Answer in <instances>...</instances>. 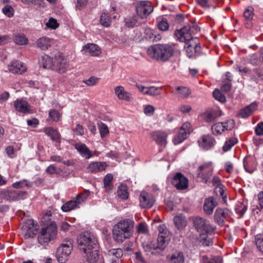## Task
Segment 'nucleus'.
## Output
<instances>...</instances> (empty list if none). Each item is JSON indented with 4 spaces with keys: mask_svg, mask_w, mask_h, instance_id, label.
I'll return each instance as SVG.
<instances>
[{
    "mask_svg": "<svg viewBox=\"0 0 263 263\" xmlns=\"http://www.w3.org/2000/svg\"><path fill=\"white\" fill-rule=\"evenodd\" d=\"M52 59L47 54H44L39 60V64L40 67L44 69H51L53 67Z\"/></svg>",
    "mask_w": 263,
    "mask_h": 263,
    "instance_id": "nucleus-25",
    "label": "nucleus"
},
{
    "mask_svg": "<svg viewBox=\"0 0 263 263\" xmlns=\"http://www.w3.org/2000/svg\"><path fill=\"white\" fill-rule=\"evenodd\" d=\"M255 133L257 136H263V122L258 123L255 128Z\"/></svg>",
    "mask_w": 263,
    "mask_h": 263,
    "instance_id": "nucleus-61",
    "label": "nucleus"
},
{
    "mask_svg": "<svg viewBox=\"0 0 263 263\" xmlns=\"http://www.w3.org/2000/svg\"><path fill=\"white\" fill-rule=\"evenodd\" d=\"M115 93L120 100L129 101L132 98L131 94L125 90L122 86H117L115 88Z\"/></svg>",
    "mask_w": 263,
    "mask_h": 263,
    "instance_id": "nucleus-23",
    "label": "nucleus"
},
{
    "mask_svg": "<svg viewBox=\"0 0 263 263\" xmlns=\"http://www.w3.org/2000/svg\"><path fill=\"white\" fill-rule=\"evenodd\" d=\"M193 129L190 122H186L180 127L178 134L173 139L174 143L176 145L181 143L192 132Z\"/></svg>",
    "mask_w": 263,
    "mask_h": 263,
    "instance_id": "nucleus-8",
    "label": "nucleus"
},
{
    "mask_svg": "<svg viewBox=\"0 0 263 263\" xmlns=\"http://www.w3.org/2000/svg\"><path fill=\"white\" fill-rule=\"evenodd\" d=\"M14 42L16 44L24 45L28 44V40L24 34H18L15 35Z\"/></svg>",
    "mask_w": 263,
    "mask_h": 263,
    "instance_id": "nucleus-42",
    "label": "nucleus"
},
{
    "mask_svg": "<svg viewBox=\"0 0 263 263\" xmlns=\"http://www.w3.org/2000/svg\"><path fill=\"white\" fill-rule=\"evenodd\" d=\"M193 222L200 236L213 233L214 231V228L210 224L209 220L203 217H195L193 219Z\"/></svg>",
    "mask_w": 263,
    "mask_h": 263,
    "instance_id": "nucleus-6",
    "label": "nucleus"
},
{
    "mask_svg": "<svg viewBox=\"0 0 263 263\" xmlns=\"http://www.w3.org/2000/svg\"><path fill=\"white\" fill-rule=\"evenodd\" d=\"M113 180V176L111 174H107L103 180L104 186L106 191L109 192L112 188V181Z\"/></svg>",
    "mask_w": 263,
    "mask_h": 263,
    "instance_id": "nucleus-36",
    "label": "nucleus"
},
{
    "mask_svg": "<svg viewBox=\"0 0 263 263\" xmlns=\"http://www.w3.org/2000/svg\"><path fill=\"white\" fill-rule=\"evenodd\" d=\"M237 142L238 140L236 138H232L230 139L229 140H227L225 142L222 147V150L224 152L229 151L232 147V146H233Z\"/></svg>",
    "mask_w": 263,
    "mask_h": 263,
    "instance_id": "nucleus-41",
    "label": "nucleus"
},
{
    "mask_svg": "<svg viewBox=\"0 0 263 263\" xmlns=\"http://www.w3.org/2000/svg\"><path fill=\"white\" fill-rule=\"evenodd\" d=\"M68 67V64L66 59L62 58L57 59L54 61L52 68L60 73L66 72Z\"/></svg>",
    "mask_w": 263,
    "mask_h": 263,
    "instance_id": "nucleus-18",
    "label": "nucleus"
},
{
    "mask_svg": "<svg viewBox=\"0 0 263 263\" xmlns=\"http://www.w3.org/2000/svg\"><path fill=\"white\" fill-rule=\"evenodd\" d=\"M254 9L252 7H248L245 10L243 16L246 20V27L250 28L252 26V20L254 15Z\"/></svg>",
    "mask_w": 263,
    "mask_h": 263,
    "instance_id": "nucleus-30",
    "label": "nucleus"
},
{
    "mask_svg": "<svg viewBox=\"0 0 263 263\" xmlns=\"http://www.w3.org/2000/svg\"><path fill=\"white\" fill-rule=\"evenodd\" d=\"M2 10L3 13L9 17H11L13 15V9L9 5L5 6Z\"/></svg>",
    "mask_w": 263,
    "mask_h": 263,
    "instance_id": "nucleus-58",
    "label": "nucleus"
},
{
    "mask_svg": "<svg viewBox=\"0 0 263 263\" xmlns=\"http://www.w3.org/2000/svg\"><path fill=\"white\" fill-rule=\"evenodd\" d=\"M161 88L155 86L148 87L147 95L150 96H155L160 94Z\"/></svg>",
    "mask_w": 263,
    "mask_h": 263,
    "instance_id": "nucleus-51",
    "label": "nucleus"
},
{
    "mask_svg": "<svg viewBox=\"0 0 263 263\" xmlns=\"http://www.w3.org/2000/svg\"><path fill=\"white\" fill-rule=\"evenodd\" d=\"M230 216V211L228 209L217 208L214 213L215 221L219 226L224 224L225 219Z\"/></svg>",
    "mask_w": 263,
    "mask_h": 263,
    "instance_id": "nucleus-13",
    "label": "nucleus"
},
{
    "mask_svg": "<svg viewBox=\"0 0 263 263\" xmlns=\"http://www.w3.org/2000/svg\"><path fill=\"white\" fill-rule=\"evenodd\" d=\"M83 50L91 56H98L101 53L99 46L95 44H88L85 45Z\"/></svg>",
    "mask_w": 263,
    "mask_h": 263,
    "instance_id": "nucleus-27",
    "label": "nucleus"
},
{
    "mask_svg": "<svg viewBox=\"0 0 263 263\" xmlns=\"http://www.w3.org/2000/svg\"><path fill=\"white\" fill-rule=\"evenodd\" d=\"M172 183L177 190H182L188 187V179L181 173H177L174 175Z\"/></svg>",
    "mask_w": 263,
    "mask_h": 263,
    "instance_id": "nucleus-11",
    "label": "nucleus"
},
{
    "mask_svg": "<svg viewBox=\"0 0 263 263\" xmlns=\"http://www.w3.org/2000/svg\"><path fill=\"white\" fill-rule=\"evenodd\" d=\"M134 221L129 219L121 220L112 230L113 237L117 242H123L133 234Z\"/></svg>",
    "mask_w": 263,
    "mask_h": 263,
    "instance_id": "nucleus-4",
    "label": "nucleus"
},
{
    "mask_svg": "<svg viewBox=\"0 0 263 263\" xmlns=\"http://www.w3.org/2000/svg\"><path fill=\"white\" fill-rule=\"evenodd\" d=\"M14 106L16 111L23 113L28 114L30 112L29 104L23 99H17L14 102Z\"/></svg>",
    "mask_w": 263,
    "mask_h": 263,
    "instance_id": "nucleus-16",
    "label": "nucleus"
},
{
    "mask_svg": "<svg viewBox=\"0 0 263 263\" xmlns=\"http://www.w3.org/2000/svg\"><path fill=\"white\" fill-rule=\"evenodd\" d=\"M72 248V243L70 241L61 245L57 251V258L59 263H65L68 260Z\"/></svg>",
    "mask_w": 263,
    "mask_h": 263,
    "instance_id": "nucleus-7",
    "label": "nucleus"
},
{
    "mask_svg": "<svg viewBox=\"0 0 263 263\" xmlns=\"http://www.w3.org/2000/svg\"><path fill=\"white\" fill-rule=\"evenodd\" d=\"M100 22L101 24L105 27H109L111 22L110 15L107 13H103L100 16Z\"/></svg>",
    "mask_w": 263,
    "mask_h": 263,
    "instance_id": "nucleus-39",
    "label": "nucleus"
},
{
    "mask_svg": "<svg viewBox=\"0 0 263 263\" xmlns=\"http://www.w3.org/2000/svg\"><path fill=\"white\" fill-rule=\"evenodd\" d=\"M27 193L25 191H8L6 192L5 197L9 201H16L26 198Z\"/></svg>",
    "mask_w": 263,
    "mask_h": 263,
    "instance_id": "nucleus-17",
    "label": "nucleus"
},
{
    "mask_svg": "<svg viewBox=\"0 0 263 263\" xmlns=\"http://www.w3.org/2000/svg\"><path fill=\"white\" fill-rule=\"evenodd\" d=\"M257 105L256 103H252L243 109L240 110L238 114L239 118H245L250 116L255 110H256Z\"/></svg>",
    "mask_w": 263,
    "mask_h": 263,
    "instance_id": "nucleus-22",
    "label": "nucleus"
},
{
    "mask_svg": "<svg viewBox=\"0 0 263 263\" xmlns=\"http://www.w3.org/2000/svg\"><path fill=\"white\" fill-rule=\"evenodd\" d=\"M199 30L200 29L196 25H192L176 30L174 32L177 40L185 43L184 48L189 58L195 57L200 52L199 39L192 36V34Z\"/></svg>",
    "mask_w": 263,
    "mask_h": 263,
    "instance_id": "nucleus-1",
    "label": "nucleus"
},
{
    "mask_svg": "<svg viewBox=\"0 0 263 263\" xmlns=\"http://www.w3.org/2000/svg\"><path fill=\"white\" fill-rule=\"evenodd\" d=\"M247 210V205L243 203H240L237 205L235 209V211L237 214L239 215V217H241L243 216Z\"/></svg>",
    "mask_w": 263,
    "mask_h": 263,
    "instance_id": "nucleus-47",
    "label": "nucleus"
},
{
    "mask_svg": "<svg viewBox=\"0 0 263 263\" xmlns=\"http://www.w3.org/2000/svg\"><path fill=\"white\" fill-rule=\"evenodd\" d=\"M200 242L204 246L209 247L213 244V241L211 238L208 237L207 235L200 236Z\"/></svg>",
    "mask_w": 263,
    "mask_h": 263,
    "instance_id": "nucleus-53",
    "label": "nucleus"
},
{
    "mask_svg": "<svg viewBox=\"0 0 263 263\" xmlns=\"http://www.w3.org/2000/svg\"><path fill=\"white\" fill-rule=\"evenodd\" d=\"M217 205V202L213 197L205 198L203 206V211L206 215H210L213 213V210Z\"/></svg>",
    "mask_w": 263,
    "mask_h": 263,
    "instance_id": "nucleus-19",
    "label": "nucleus"
},
{
    "mask_svg": "<svg viewBox=\"0 0 263 263\" xmlns=\"http://www.w3.org/2000/svg\"><path fill=\"white\" fill-rule=\"evenodd\" d=\"M23 228L24 230H30L31 231L34 228V221L33 220L29 219L27 220L25 224L23 226Z\"/></svg>",
    "mask_w": 263,
    "mask_h": 263,
    "instance_id": "nucleus-60",
    "label": "nucleus"
},
{
    "mask_svg": "<svg viewBox=\"0 0 263 263\" xmlns=\"http://www.w3.org/2000/svg\"><path fill=\"white\" fill-rule=\"evenodd\" d=\"M99 81V78L95 77H91L88 80H84L83 82L87 85L91 86L96 84Z\"/></svg>",
    "mask_w": 263,
    "mask_h": 263,
    "instance_id": "nucleus-59",
    "label": "nucleus"
},
{
    "mask_svg": "<svg viewBox=\"0 0 263 263\" xmlns=\"http://www.w3.org/2000/svg\"><path fill=\"white\" fill-rule=\"evenodd\" d=\"M61 117V115L58 111L57 110H51L49 113V118H50L53 121L58 122Z\"/></svg>",
    "mask_w": 263,
    "mask_h": 263,
    "instance_id": "nucleus-52",
    "label": "nucleus"
},
{
    "mask_svg": "<svg viewBox=\"0 0 263 263\" xmlns=\"http://www.w3.org/2000/svg\"><path fill=\"white\" fill-rule=\"evenodd\" d=\"M223 128L222 122H218L212 126V132L214 135H220L224 131Z\"/></svg>",
    "mask_w": 263,
    "mask_h": 263,
    "instance_id": "nucleus-43",
    "label": "nucleus"
},
{
    "mask_svg": "<svg viewBox=\"0 0 263 263\" xmlns=\"http://www.w3.org/2000/svg\"><path fill=\"white\" fill-rule=\"evenodd\" d=\"M155 110L154 107L152 105H147L145 106L144 109V113L147 115H152L154 113V111Z\"/></svg>",
    "mask_w": 263,
    "mask_h": 263,
    "instance_id": "nucleus-62",
    "label": "nucleus"
},
{
    "mask_svg": "<svg viewBox=\"0 0 263 263\" xmlns=\"http://www.w3.org/2000/svg\"><path fill=\"white\" fill-rule=\"evenodd\" d=\"M158 28L161 31H166L169 28V25L166 19H162L158 24Z\"/></svg>",
    "mask_w": 263,
    "mask_h": 263,
    "instance_id": "nucleus-55",
    "label": "nucleus"
},
{
    "mask_svg": "<svg viewBox=\"0 0 263 263\" xmlns=\"http://www.w3.org/2000/svg\"><path fill=\"white\" fill-rule=\"evenodd\" d=\"M57 233V227L54 222L43 228L38 235L39 242L42 245L48 243L51 240L54 238Z\"/></svg>",
    "mask_w": 263,
    "mask_h": 263,
    "instance_id": "nucleus-5",
    "label": "nucleus"
},
{
    "mask_svg": "<svg viewBox=\"0 0 263 263\" xmlns=\"http://www.w3.org/2000/svg\"><path fill=\"white\" fill-rule=\"evenodd\" d=\"M136 11L140 17L145 18L153 12V7L149 1H140L137 5Z\"/></svg>",
    "mask_w": 263,
    "mask_h": 263,
    "instance_id": "nucleus-10",
    "label": "nucleus"
},
{
    "mask_svg": "<svg viewBox=\"0 0 263 263\" xmlns=\"http://www.w3.org/2000/svg\"><path fill=\"white\" fill-rule=\"evenodd\" d=\"M123 255V251L120 248L112 249L108 251V256L111 261L110 263H119L116 259L119 260Z\"/></svg>",
    "mask_w": 263,
    "mask_h": 263,
    "instance_id": "nucleus-28",
    "label": "nucleus"
},
{
    "mask_svg": "<svg viewBox=\"0 0 263 263\" xmlns=\"http://www.w3.org/2000/svg\"><path fill=\"white\" fill-rule=\"evenodd\" d=\"M44 132L50 138L53 140L57 142H60V134L55 129L52 127H47L45 128Z\"/></svg>",
    "mask_w": 263,
    "mask_h": 263,
    "instance_id": "nucleus-32",
    "label": "nucleus"
},
{
    "mask_svg": "<svg viewBox=\"0 0 263 263\" xmlns=\"http://www.w3.org/2000/svg\"><path fill=\"white\" fill-rule=\"evenodd\" d=\"M74 132L77 135L82 136L84 134V129L82 126L79 124H78L76 127L73 129Z\"/></svg>",
    "mask_w": 263,
    "mask_h": 263,
    "instance_id": "nucleus-63",
    "label": "nucleus"
},
{
    "mask_svg": "<svg viewBox=\"0 0 263 263\" xmlns=\"http://www.w3.org/2000/svg\"><path fill=\"white\" fill-rule=\"evenodd\" d=\"M75 148L86 158H90L92 155L90 151L86 145L82 143H77L74 145Z\"/></svg>",
    "mask_w": 263,
    "mask_h": 263,
    "instance_id": "nucleus-29",
    "label": "nucleus"
},
{
    "mask_svg": "<svg viewBox=\"0 0 263 263\" xmlns=\"http://www.w3.org/2000/svg\"><path fill=\"white\" fill-rule=\"evenodd\" d=\"M151 136L153 140L161 145H165L166 144V138L167 134L163 131L158 130L153 132Z\"/></svg>",
    "mask_w": 263,
    "mask_h": 263,
    "instance_id": "nucleus-20",
    "label": "nucleus"
},
{
    "mask_svg": "<svg viewBox=\"0 0 263 263\" xmlns=\"http://www.w3.org/2000/svg\"><path fill=\"white\" fill-rule=\"evenodd\" d=\"M214 138L210 135L202 136L201 141H199L200 146L205 150L211 148L214 145Z\"/></svg>",
    "mask_w": 263,
    "mask_h": 263,
    "instance_id": "nucleus-24",
    "label": "nucleus"
},
{
    "mask_svg": "<svg viewBox=\"0 0 263 263\" xmlns=\"http://www.w3.org/2000/svg\"><path fill=\"white\" fill-rule=\"evenodd\" d=\"M223 125V129L224 130H230L235 126L234 121L232 119L227 120L226 122H222Z\"/></svg>",
    "mask_w": 263,
    "mask_h": 263,
    "instance_id": "nucleus-54",
    "label": "nucleus"
},
{
    "mask_svg": "<svg viewBox=\"0 0 263 263\" xmlns=\"http://www.w3.org/2000/svg\"><path fill=\"white\" fill-rule=\"evenodd\" d=\"M214 98L220 102H224L226 101L225 96L219 90H215L213 92Z\"/></svg>",
    "mask_w": 263,
    "mask_h": 263,
    "instance_id": "nucleus-50",
    "label": "nucleus"
},
{
    "mask_svg": "<svg viewBox=\"0 0 263 263\" xmlns=\"http://www.w3.org/2000/svg\"><path fill=\"white\" fill-rule=\"evenodd\" d=\"M145 32L149 39L155 40L156 41L161 39V36L159 34H155L154 31L150 29H146Z\"/></svg>",
    "mask_w": 263,
    "mask_h": 263,
    "instance_id": "nucleus-49",
    "label": "nucleus"
},
{
    "mask_svg": "<svg viewBox=\"0 0 263 263\" xmlns=\"http://www.w3.org/2000/svg\"><path fill=\"white\" fill-rule=\"evenodd\" d=\"M158 236H165V238H170V233L165 225H160L158 227Z\"/></svg>",
    "mask_w": 263,
    "mask_h": 263,
    "instance_id": "nucleus-48",
    "label": "nucleus"
},
{
    "mask_svg": "<svg viewBox=\"0 0 263 263\" xmlns=\"http://www.w3.org/2000/svg\"><path fill=\"white\" fill-rule=\"evenodd\" d=\"M184 261V255L181 252L172 254L170 257L171 263H183Z\"/></svg>",
    "mask_w": 263,
    "mask_h": 263,
    "instance_id": "nucleus-35",
    "label": "nucleus"
},
{
    "mask_svg": "<svg viewBox=\"0 0 263 263\" xmlns=\"http://www.w3.org/2000/svg\"><path fill=\"white\" fill-rule=\"evenodd\" d=\"M46 25L48 28L51 29H55L59 27V24L57 20L53 18H50Z\"/></svg>",
    "mask_w": 263,
    "mask_h": 263,
    "instance_id": "nucleus-56",
    "label": "nucleus"
},
{
    "mask_svg": "<svg viewBox=\"0 0 263 263\" xmlns=\"http://www.w3.org/2000/svg\"><path fill=\"white\" fill-rule=\"evenodd\" d=\"M255 244L258 250L263 253V234L256 236Z\"/></svg>",
    "mask_w": 263,
    "mask_h": 263,
    "instance_id": "nucleus-45",
    "label": "nucleus"
},
{
    "mask_svg": "<svg viewBox=\"0 0 263 263\" xmlns=\"http://www.w3.org/2000/svg\"><path fill=\"white\" fill-rule=\"evenodd\" d=\"M140 205L142 208H151L154 204V196L146 192L142 191L139 196Z\"/></svg>",
    "mask_w": 263,
    "mask_h": 263,
    "instance_id": "nucleus-12",
    "label": "nucleus"
},
{
    "mask_svg": "<svg viewBox=\"0 0 263 263\" xmlns=\"http://www.w3.org/2000/svg\"><path fill=\"white\" fill-rule=\"evenodd\" d=\"M198 177L201 179L203 182L207 183L213 171V163L208 162L199 166L198 170Z\"/></svg>",
    "mask_w": 263,
    "mask_h": 263,
    "instance_id": "nucleus-9",
    "label": "nucleus"
},
{
    "mask_svg": "<svg viewBox=\"0 0 263 263\" xmlns=\"http://www.w3.org/2000/svg\"><path fill=\"white\" fill-rule=\"evenodd\" d=\"M90 192L89 190H85L83 193L79 194L76 197L77 202L79 205L86 201L89 196Z\"/></svg>",
    "mask_w": 263,
    "mask_h": 263,
    "instance_id": "nucleus-38",
    "label": "nucleus"
},
{
    "mask_svg": "<svg viewBox=\"0 0 263 263\" xmlns=\"http://www.w3.org/2000/svg\"><path fill=\"white\" fill-rule=\"evenodd\" d=\"M170 238H165V236H158L157 238V244L156 246H154L153 248L149 247L148 245L147 246H144L143 248L145 251L151 252L152 253L153 251L156 249H159L160 250H164L167 246Z\"/></svg>",
    "mask_w": 263,
    "mask_h": 263,
    "instance_id": "nucleus-14",
    "label": "nucleus"
},
{
    "mask_svg": "<svg viewBox=\"0 0 263 263\" xmlns=\"http://www.w3.org/2000/svg\"><path fill=\"white\" fill-rule=\"evenodd\" d=\"M137 232L138 233L146 234L148 232L147 227L145 223L141 222L137 227Z\"/></svg>",
    "mask_w": 263,
    "mask_h": 263,
    "instance_id": "nucleus-57",
    "label": "nucleus"
},
{
    "mask_svg": "<svg viewBox=\"0 0 263 263\" xmlns=\"http://www.w3.org/2000/svg\"><path fill=\"white\" fill-rule=\"evenodd\" d=\"M80 205L77 200H70L64 204L61 209L64 212H68L75 209L79 208Z\"/></svg>",
    "mask_w": 263,
    "mask_h": 263,
    "instance_id": "nucleus-33",
    "label": "nucleus"
},
{
    "mask_svg": "<svg viewBox=\"0 0 263 263\" xmlns=\"http://www.w3.org/2000/svg\"><path fill=\"white\" fill-rule=\"evenodd\" d=\"M175 51L174 44H156L150 46L147 50L148 55L159 62H165L172 57Z\"/></svg>",
    "mask_w": 263,
    "mask_h": 263,
    "instance_id": "nucleus-3",
    "label": "nucleus"
},
{
    "mask_svg": "<svg viewBox=\"0 0 263 263\" xmlns=\"http://www.w3.org/2000/svg\"><path fill=\"white\" fill-rule=\"evenodd\" d=\"M25 186L30 187L31 186V184L27 180H21L12 184L13 187L15 189L23 188Z\"/></svg>",
    "mask_w": 263,
    "mask_h": 263,
    "instance_id": "nucleus-46",
    "label": "nucleus"
},
{
    "mask_svg": "<svg viewBox=\"0 0 263 263\" xmlns=\"http://www.w3.org/2000/svg\"><path fill=\"white\" fill-rule=\"evenodd\" d=\"M107 164L104 162H96L90 163L87 169L92 173H97L98 172L103 171L105 170Z\"/></svg>",
    "mask_w": 263,
    "mask_h": 263,
    "instance_id": "nucleus-26",
    "label": "nucleus"
},
{
    "mask_svg": "<svg viewBox=\"0 0 263 263\" xmlns=\"http://www.w3.org/2000/svg\"><path fill=\"white\" fill-rule=\"evenodd\" d=\"M117 193L118 196L123 200L127 199L128 198L127 187L125 184H121L118 187Z\"/></svg>",
    "mask_w": 263,
    "mask_h": 263,
    "instance_id": "nucleus-37",
    "label": "nucleus"
},
{
    "mask_svg": "<svg viewBox=\"0 0 263 263\" xmlns=\"http://www.w3.org/2000/svg\"><path fill=\"white\" fill-rule=\"evenodd\" d=\"M174 93L179 98L182 99L187 98L191 93L190 90L185 87L178 86L176 88Z\"/></svg>",
    "mask_w": 263,
    "mask_h": 263,
    "instance_id": "nucleus-31",
    "label": "nucleus"
},
{
    "mask_svg": "<svg viewBox=\"0 0 263 263\" xmlns=\"http://www.w3.org/2000/svg\"><path fill=\"white\" fill-rule=\"evenodd\" d=\"M53 43L52 39L47 36H42L37 40L36 44V46L41 50H47Z\"/></svg>",
    "mask_w": 263,
    "mask_h": 263,
    "instance_id": "nucleus-21",
    "label": "nucleus"
},
{
    "mask_svg": "<svg viewBox=\"0 0 263 263\" xmlns=\"http://www.w3.org/2000/svg\"><path fill=\"white\" fill-rule=\"evenodd\" d=\"M8 70L12 73L21 74L26 71L27 67L23 62L14 61L8 65Z\"/></svg>",
    "mask_w": 263,
    "mask_h": 263,
    "instance_id": "nucleus-15",
    "label": "nucleus"
},
{
    "mask_svg": "<svg viewBox=\"0 0 263 263\" xmlns=\"http://www.w3.org/2000/svg\"><path fill=\"white\" fill-rule=\"evenodd\" d=\"M174 222L178 229L183 228L187 224V220L185 217L182 215L175 216L174 218Z\"/></svg>",
    "mask_w": 263,
    "mask_h": 263,
    "instance_id": "nucleus-34",
    "label": "nucleus"
},
{
    "mask_svg": "<svg viewBox=\"0 0 263 263\" xmlns=\"http://www.w3.org/2000/svg\"><path fill=\"white\" fill-rule=\"evenodd\" d=\"M78 243L83 252L87 254L88 263H103L102 257L98 254L97 239L92 234L84 232L79 236Z\"/></svg>",
    "mask_w": 263,
    "mask_h": 263,
    "instance_id": "nucleus-2",
    "label": "nucleus"
},
{
    "mask_svg": "<svg viewBox=\"0 0 263 263\" xmlns=\"http://www.w3.org/2000/svg\"><path fill=\"white\" fill-rule=\"evenodd\" d=\"M222 259L219 256H214L209 259L206 256H203L202 257V263H222Z\"/></svg>",
    "mask_w": 263,
    "mask_h": 263,
    "instance_id": "nucleus-44",
    "label": "nucleus"
},
{
    "mask_svg": "<svg viewBox=\"0 0 263 263\" xmlns=\"http://www.w3.org/2000/svg\"><path fill=\"white\" fill-rule=\"evenodd\" d=\"M98 126L101 137L102 138H104L108 135V128L105 124L102 122H99L98 123Z\"/></svg>",
    "mask_w": 263,
    "mask_h": 263,
    "instance_id": "nucleus-40",
    "label": "nucleus"
},
{
    "mask_svg": "<svg viewBox=\"0 0 263 263\" xmlns=\"http://www.w3.org/2000/svg\"><path fill=\"white\" fill-rule=\"evenodd\" d=\"M191 109V106L189 105L182 104L179 106V110L182 113H188Z\"/></svg>",
    "mask_w": 263,
    "mask_h": 263,
    "instance_id": "nucleus-64",
    "label": "nucleus"
}]
</instances>
